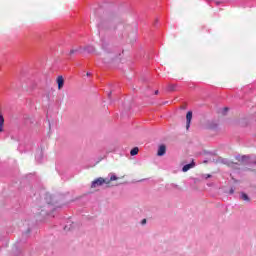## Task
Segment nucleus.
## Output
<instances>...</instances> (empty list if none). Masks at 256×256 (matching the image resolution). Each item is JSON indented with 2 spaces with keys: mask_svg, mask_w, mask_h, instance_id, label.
<instances>
[{
  "mask_svg": "<svg viewBox=\"0 0 256 256\" xmlns=\"http://www.w3.org/2000/svg\"><path fill=\"white\" fill-rule=\"evenodd\" d=\"M117 17L113 13H106L102 16L98 27L100 31H116L117 30Z\"/></svg>",
  "mask_w": 256,
  "mask_h": 256,
  "instance_id": "obj_1",
  "label": "nucleus"
},
{
  "mask_svg": "<svg viewBox=\"0 0 256 256\" xmlns=\"http://www.w3.org/2000/svg\"><path fill=\"white\" fill-rule=\"evenodd\" d=\"M113 181H119V177L114 174L111 175L110 178L99 177L92 181L91 189H97V187H101L102 185H106L107 187H115L117 184H113Z\"/></svg>",
  "mask_w": 256,
  "mask_h": 256,
  "instance_id": "obj_2",
  "label": "nucleus"
},
{
  "mask_svg": "<svg viewBox=\"0 0 256 256\" xmlns=\"http://www.w3.org/2000/svg\"><path fill=\"white\" fill-rule=\"evenodd\" d=\"M23 125L24 127H33V125H35V118L33 116L25 115Z\"/></svg>",
  "mask_w": 256,
  "mask_h": 256,
  "instance_id": "obj_3",
  "label": "nucleus"
},
{
  "mask_svg": "<svg viewBox=\"0 0 256 256\" xmlns=\"http://www.w3.org/2000/svg\"><path fill=\"white\" fill-rule=\"evenodd\" d=\"M248 157L247 156H237L236 157V161L238 162H231L229 165L231 167H235V165H243V163H245V161H247Z\"/></svg>",
  "mask_w": 256,
  "mask_h": 256,
  "instance_id": "obj_4",
  "label": "nucleus"
},
{
  "mask_svg": "<svg viewBox=\"0 0 256 256\" xmlns=\"http://www.w3.org/2000/svg\"><path fill=\"white\" fill-rule=\"evenodd\" d=\"M193 120V111H188L186 114V129L191 128V121Z\"/></svg>",
  "mask_w": 256,
  "mask_h": 256,
  "instance_id": "obj_5",
  "label": "nucleus"
},
{
  "mask_svg": "<svg viewBox=\"0 0 256 256\" xmlns=\"http://www.w3.org/2000/svg\"><path fill=\"white\" fill-rule=\"evenodd\" d=\"M166 152H167V147L165 145H160L158 148L157 155L158 157H163V155H165Z\"/></svg>",
  "mask_w": 256,
  "mask_h": 256,
  "instance_id": "obj_6",
  "label": "nucleus"
},
{
  "mask_svg": "<svg viewBox=\"0 0 256 256\" xmlns=\"http://www.w3.org/2000/svg\"><path fill=\"white\" fill-rule=\"evenodd\" d=\"M193 167H195L194 161H192L190 164L184 165L182 168V171H183V173H187V171H189V169H193Z\"/></svg>",
  "mask_w": 256,
  "mask_h": 256,
  "instance_id": "obj_7",
  "label": "nucleus"
},
{
  "mask_svg": "<svg viewBox=\"0 0 256 256\" xmlns=\"http://www.w3.org/2000/svg\"><path fill=\"white\" fill-rule=\"evenodd\" d=\"M57 84L59 90L63 89V85H65V80L63 79V76H58Z\"/></svg>",
  "mask_w": 256,
  "mask_h": 256,
  "instance_id": "obj_8",
  "label": "nucleus"
},
{
  "mask_svg": "<svg viewBox=\"0 0 256 256\" xmlns=\"http://www.w3.org/2000/svg\"><path fill=\"white\" fill-rule=\"evenodd\" d=\"M45 199L48 205H53V196H51V194H46Z\"/></svg>",
  "mask_w": 256,
  "mask_h": 256,
  "instance_id": "obj_9",
  "label": "nucleus"
},
{
  "mask_svg": "<svg viewBox=\"0 0 256 256\" xmlns=\"http://www.w3.org/2000/svg\"><path fill=\"white\" fill-rule=\"evenodd\" d=\"M3 125H5V118L3 114H1V106H0V129H3Z\"/></svg>",
  "mask_w": 256,
  "mask_h": 256,
  "instance_id": "obj_10",
  "label": "nucleus"
},
{
  "mask_svg": "<svg viewBox=\"0 0 256 256\" xmlns=\"http://www.w3.org/2000/svg\"><path fill=\"white\" fill-rule=\"evenodd\" d=\"M139 153V148L138 147H134L131 151H130V155L132 157H135V155H137Z\"/></svg>",
  "mask_w": 256,
  "mask_h": 256,
  "instance_id": "obj_11",
  "label": "nucleus"
},
{
  "mask_svg": "<svg viewBox=\"0 0 256 256\" xmlns=\"http://www.w3.org/2000/svg\"><path fill=\"white\" fill-rule=\"evenodd\" d=\"M238 123H239L240 127H247V120L241 119V120H239Z\"/></svg>",
  "mask_w": 256,
  "mask_h": 256,
  "instance_id": "obj_12",
  "label": "nucleus"
},
{
  "mask_svg": "<svg viewBox=\"0 0 256 256\" xmlns=\"http://www.w3.org/2000/svg\"><path fill=\"white\" fill-rule=\"evenodd\" d=\"M175 87H177V85H175V84H169V85H168V91H175Z\"/></svg>",
  "mask_w": 256,
  "mask_h": 256,
  "instance_id": "obj_13",
  "label": "nucleus"
},
{
  "mask_svg": "<svg viewBox=\"0 0 256 256\" xmlns=\"http://www.w3.org/2000/svg\"><path fill=\"white\" fill-rule=\"evenodd\" d=\"M241 199H242L243 201H249V196H247V194L243 193V194L241 195Z\"/></svg>",
  "mask_w": 256,
  "mask_h": 256,
  "instance_id": "obj_14",
  "label": "nucleus"
},
{
  "mask_svg": "<svg viewBox=\"0 0 256 256\" xmlns=\"http://www.w3.org/2000/svg\"><path fill=\"white\" fill-rule=\"evenodd\" d=\"M227 111H229L228 107H224L221 111L222 115H227Z\"/></svg>",
  "mask_w": 256,
  "mask_h": 256,
  "instance_id": "obj_15",
  "label": "nucleus"
},
{
  "mask_svg": "<svg viewBox=\"0 0 256 256\" xmlns=\"http://www.w3.org/2000/svg\"><path fill=\"white\" fill-rule=\"evenodd\" d=\"M86 50L87 51H95V48L93 46H87Z\"/></svg>",
  "mask_w": 256,
  "mask_h": 256,
  "instance_id": "obj_16",
  "label": "nucleus"
},
{
  "mask_svg": "<svg viewBox=\"0 0 256 256\" xmlns=\"http://www.w3.org/2000/svg\"><path fill=\"white\" fill-rule=\"evenodd\" d=\"M211 133H212L213 135H219V130L213 129V130H211Z\"/></svg>",
  "mask_w": 256,
  "mask_h": 256,
  "instance_id": "obj_17",
  "label": "nucleus"
},
{
  "mask_svg": "<svg viewBox=\"0 0 256 256\" xmlns=\"http://www.w3.org/2000/svg\"><path fill=\"white\" fill-rule=\"evenodd\" d=\"M74 53H77V50H76V49L70 50V55H73Z\"/></svg>",
  "mask_w": 256,
  "mask_h": 256,
  "instance_id": "obj_18",
  "label": "nucleus"
},
{
  "mask_svg": "<svg viewBox=\"0 0 256 256\" xmlns=\"http://www.w3.org/2000/svg\"><path fill=\"white\" fill-rule=\"evenodd\" d=\"M145 223H147V219H143L141 222L142 225H145Z\"/></svg>",
  "mask_w": 256,
  "mask_h": 256,
  "instance_id": "obj_19",
  "label": "nucleus"
},
{
  "mask_svg": "<svg viewBox=\"0 0 256 256\" xmlns=\"http://www.w3.org/2000/svg\"><path fill=\"white\" fill-rule=\"evenodd\" d=\"M158 94H159V90H156V91H155V95H158Z\"/></svg>",
  "mask_w": 256,
  "mask_h": 256,
  "instance_id": "obj_20",
  "label": "nucleus"
},
{
  "mask_svg": "<svg viewBox=\"0 0 256 256\" xmlns=\"http://www.w3.org/2000/svg\"><path fill=\"white\" fill-rule=\"evenodd\" d=\"M230 193H234L233 189L230 190Z\"/></svg>",
  "mask_w": 256,
  "mask_h": 256,
  "instance_id": "obj_21",
  "label": "nucleus"
},
{
  "mask_svg": "<svg viewBox=\"0 0 256 256\" xmlns=\"http://www.w3.org/2000/svg\"><path fill=\"white\" fill-rule=\"evenodd\" d=\"M3 132V129H0V133Z\"/></svg>",
  "mask_w": 256,
  "mask_h": 256,
  "instance_id": "obj_22",
  "label": "nucleus"
},
{
  "mask_svg": "<svg viewBox=\"0 0 256 256\" xmlns=\"http://www.w3.org/2000/svg\"><path fill=\"white\" fill-rule=\"evenodd\" d=\"M89 75H91V74L87 73V76H89Z\"/></svg>",
  "mask_w": 256,
  "mask_h": 256,
  "instance_id": "obj_23",
  "label": "nucleus"
}]
</instances>
